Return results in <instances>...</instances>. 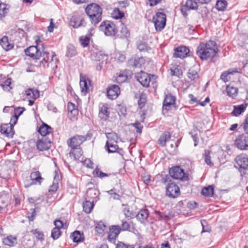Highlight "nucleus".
I'll return each mask as SVG.
<instances>
[{
  "label": "nucleus",
  "mask_w": 248,
  "mask_h": 248,
  "mask_svg": "<svg viewBox=\"0 0 248 248\" xmlns=\"http://www.w3.org/2000/svg\"><path fill=\"white\" fill-rule=\"evenodd\" d=\"M25 54L36 60H41L39 62L40 67L44 68L49 67L52 70L56 69L57 67V61L53 53H49L44 52L42 56L41 51L37 46H32L29 47L25 50Z\"/></svg>",
  "instance_id": "1"
},
{
  "label": "nucleus",
  "mask_w": 248,
  "mask_h": 248,
  "mask_svg": "<svg viewBox=\"0 0 248 248\" xmlns=\"http://www.w3.org/2000/svg\"><path fill=\"white\" fill-rule=\"evenodd\" d=\"M218 52L216 43L210 40L207 42H202L197 48L196 54L202 60H207L215 57Z\"/></svg>",
  "instance_id": "2"
},
{
  "label": "nucleus",
  "mask_w": 248,
  "mask_h": 248,
  "mask_svg": "<svg viewBox=\"0 0 248 248\" xmlns=\"http://www.w3.org/2000/svg\"><path fill=\"white\" fill-rule=\"evenodd\" d=\"M85 12L92 24L96 25L102 20V9L96 3H91L86 7Z\"/></svg>",
  "instance_id": "3"
},
{
  "label": "nucleus",
  "mask_w": 248,
  "mask_h": 248,
  "mask_svg": "<svg viewBox=\"0 0 248 248\" xmlns=\"http://www.w3.org/2000/svg\"><path fill=\"white\" fill-rule=\"evenodd\" d=\"M163 182L167 185L166 195L170 198H175L180 195V189L174 182H172L170 177L163 179Z\"/></svg>",
  "instance_id": "4"
},
{
  "label": "nucleus",
  "mask_w": 248,
  "mask_h": 248,
  "mask_svg": "<svg viewBox=\"0 0 248 248\" xmlns=\"http://www.w3.org/2000/svg\"><path fill=\"white\" fill-rule=\"evenodd\" d=\"M92 136L90 132H88L85 136L76 135L68 140L67 144L71 148H78L84 141L91 140Z\"/></svg>",
  "instance_id": "5"
},
{
  "label": "nucleus",
  "mask_w": 248,
  "mask_h": 248,
  "mask_svg": "<svg viewBox=\"0 0 248 248\" xmlns=\"http://www.w3.org/2000/svg\"><path fill=\"white\" fill-rule=\"evenodd\" d=\"M99 30L106 36H112L117 32L115 25L109 21L103 22L99 26Z\"/></svg>",
  "instance_id": "6"
},
{
  "label": "nucleus",
  "mask_w": 248,
  "mask_h": 248,
  "mask_svg": "<svg viewBox=\"0 0 248 248\" xmlns=\"http://www.w3.org/2000/svg\"><path fill=\"white\" fill-rule=\"evenodd\" d=\"M153 20L156 30L161 31L166 26V16L162 12H157L153 17Z\"/></svg>",
  "instance_id": "7"
},
{
  "label": "nucleus",
  "mask_w": 248,
  "mask_h": 248,
  "mask_svg": "<svg viewBox=\"0 0 248 248\" xmlns=\"http://www.w3.org/2000/svg\"><path fill=\"white\" fill-rule=\"evenodd\" d=\"M170 176L175 179L186 181L188 179V175L184 170L179 166L172 167L169 171Z\"/></svg>",
  "instance_id": "8"
},
{
  "label": "nucleus",
  "mask_w": 248,
  "mask_h": 248,
  "mask_svg": "<svg viewBox=\"0 0 248 248\" xmlns=\"http://www.w3.org/2000/svg\"><path fill=\"white\" fill-rule=\"evenodd\" d=\"M236 147L241 150H248V134L238 135L234 140Z\"/></svg>",
  "instance_id": "9"
},
{
  "label": "nucleus",
  "mask_w": 248,
  "mask_h": 248,
  "mask_svg": "<svg viewBox=\"0 0 248 248\" xmlns=\"http://www.w3.org/2000/svg\"><path fill=\"white\" fill-rule=\"evenodd\" d=\"M235 162L239 167V170H248V155L245 154H242L236 156Z\"/></svg>",
  "instance_id": "10"
},
{
  "label": "nucleus",
  "mask_w": 248,
  "mask_h": 248,
  "mask_svg": "<svg viewBox=\"0 0 248 248\" xmlns=\"http://www.w3.org/2000/svg\"><path fill=\"white\" fill-rule=\"evenodd\" d=\"M120 232V226H110L109 228V232L108 236V240L111 243H114Z\"/></svg>",
  "instance_id": "11"
},
{
  "label": "nucleus",
  "mask_w": 248,
  "mask_h": 248,
  "mask_svg": "<svg viewBox=\"0 0 248 248\" xmlns=\"http://www.w3.org/2000/svg\"><path fill=\"white\" fill-rule=\"evenodd\" d=\"M152 78L154 77L151 75ZM138 81L144 87H147L149 86L150 82L151 80V75L143 72H141L137 76Z\"/></svg>",
  "instance_id": "12"
},
{
  "label": "nucleus",
  "mask_w": 248,
  "mask_h": 248,
  "mask_svg": "<svg viewBox=\"0 0 248 248\" xmlns=\"http://www.w3.org/2000/svg\"><path fill=\"white\" fill-rule=\"evenodd\" d=\"M120 94V89L118 85H113L107 89L108 97L111 100L116 99Z\"/></svg>",
  "instance_id": "13"
},
{
  "label": "nucleus",
  "mask_w": 248,
  "mask_h": 248,
  "mask_svg": "<svg viewBox=\"0 0 248 248\" xmlns=\"http://www.w3.org/2000/svg\"><path fill=\"white\" fill-rule=\"evenodd\" d=\"M37 149L40 151L49 149L51 146V142L48 139L43 137L37 140L36 143Z\"/></svg>",
  "instance_id": "14"
},
{
  "label": "nucleus",
  "mask_w": 248,
  "mask_h": 248,
  "mask_svg": "<svg viewBox=\"0 0 248 248\" xmlns=\"http://www.w3.org/2000/svg\"><path fill=\"white\" fill-rule=\"evenodd\" d=\"M0 132L8 138H12L14 134V126L11 124H3Z\"/></svg>",
  "instance_id": "15"
},
{
  "label": "nucleus",
  "mask_w": 248,
  "mask_h": 248,
  "mask_svg": "<svg viewBox=\"0 0 248 248\" xmlns=\"http://www.w3.org/2000/svg\"><path fill=\"white\" fill-rule=\"evenodd\" d=\"M189 49L185 46H181L174 50L173 56L175 58H184L188 55Z\"/></svg>",
  "instance_id": "16"
},
{
  "label": "nucleus",
  "mask_w": 248,
  "mask_h": 248,
  "mask_svg": "<svg viewBox=\"0 0 248 248\" xmlns=\"http://www.w3.org/2000/svg\"><path fill=\"white\" fill-rule=\"evenodd\" d=\"M175 97L171 94H167L163 101V108L167 110H170L175 103Z\"/></svg>",
  "instance_id": "17"
},
{
  "label": "nucleus",
  "mask_w": 248,
  "mask_h": 248,
  "mask_svg": "<svg viewBox=\"0 0 248 248\" xmlns=\"http://www.w3.org/2000/svg\"><path fill=\"white\" fill-rule=\"evenodd\" d=\"M99 194V191L96 188H88L86 192L85 199L96 202L98 199Z\"/></svg>",
  "instance_id": "18"
},
{
  "label": "nucleus",
  "mask_w": 248,
  "mask_h": 248,
  "mask_svg": "<svg viewBox=\"0 0 248 248\" xmlns=\"http://www.w3.org/2000/svg\"><path fill=\"white\" fill-rule=\"evenodd\" d=\"M143 57L132 58L128 61V65L135 68H141L145 63Z\"/></svg>",
  "instance_id": "19"
},
{
  "label": "nucleus",
  "mask_w": 248,
  "mask_h": 248,
  "mask_svg": "<svg viewBox=\"0 0 248 248\" xmlns=\"http://www.w3.org/2000/svg\"><path fill=\"white\" fill-rule=\"evenodd\" d=\"M99 115L101 119L105 120L109 117V108L107 104L100 103L99 104Z\"/></svg>",
  "instance_id": "20"
},
{
  "label": "nucleus",
  "mask_w": 248,
  "mask_h": 248,
  "mask_svg": "<svg viewBox=\"0 0 248 248\" xmlns=\"http://www.w3.org/2000/svg\"><path fill=\"white\" fill-rule=\"evenodd\" d=\"M129 76L130 72L128 70L121 71L119 73L117 74L115 81L118 83H123L127 80Z\"/></svg>",
  "instance_id": "21"
},
{
  "label": "nucleus",
  "mask_w": 248,
  "mask_h": 248,
  "mask_svg": "<svg viewBox=\"0 0 248 248\" xmlns=\"http://www.w3.org/2000/svg\"><path fill=\"white\" fill-rule=\"evenodd\" d=\"M70 24L74 28L85 26V20L81 17L76 16H73L72 17Z\"/></svg>",
  "instance_id": "22"
},
{
  "label": "nucleus",
  "mask_w": 248,
  "mask_h": 248,
  "mask_svg": "<svg viewBox=\"0 0 248 248\" xmlns=\"http://www.w3.org/2000/svg\"><path fill=\"white\" fill-rule=\"evenodd\" d=\"M79 85L81 92L85 95L88 93L90 85V80L87 79L85 76H80Z\"/></svg>",
  "instance_id": "23"
},
{
  "label": "nucleus",
  "mask_w": 248,
  "mask_h": 248,
  "mask_svg": "<svg viewBox=\"0 0 248 248\" xmlns=\"http://www.w3.org/2000/svg\"><path fill=\"white\" fill-rule=\"evenodd\" d=\"M91 59L94 61H98L103 63L104 61L107 60V56L105 55L102 51L96 50L93 51L91 54Z\"/></svg>",
  "instance_id": "24"
},
{
  "label": "nucleus",
  "mask_w": 248,
  "mask_h": 248,
  "mask_svg": "<svg viewBox=\"0 0 248 248\" xmlns=\"http://www.w3.org/2000/svg\"><path fill=\"white\" fill-rule=\"evenodd\" d=\"M30 178L31 180V183L30 185H41L43 180L40 172L39 171H35L32 172L30 174Z\"/></svg>",
  "instance_id": "25"
},
{
  "label": "nucleus",
  "mask_w": 248,
  "mask_h": 248,
  "mask_svg": "<svg viewBox=\"0 0 248 248\" xmlns=\"http://www.w3.org/2000/svg\"><path fill=\"white\" fill-rule=\"evenodd\" d=\"M149 211L146 209H141L140 212L136 215L137 219L141 223H145L149 217Z\"/></svg>",
  "instance_id": "26"
},
{
  "label": "nucleus",
  "mask_w": 248,
  "mask_h": 248,
  "mask_svg": "<svg viewBox=\"0 0 248 248\" xmlns=\"http://www.w3.org/2000/svg\"><path fill=\"white\" fill-rule=\"evenodd\" d=\"M55 176L52 185L50 186L49 192H56L59 188V182L60 180L61 176L58 170H55Z\"/></svg>",
  "instance_id": "27"
},
{
  "label": "nucleus",
  "mask_w": 248,
  "mask_h": 248,
  "mask_svg": "<svg viewBox=\"0 0 248 248\" xmlns=\"http://www.w3.org/2000/svg\"><path fill=\"white\" fill-rule=\"evenodd\" d=\"M68 115L71 120L75 119L78 114V110L76 108L75 105L71 102H68L67 104Z\"/></svg>",
  "instance_id": "28"
},
{
  "label": "nucleus",
  "mask_w": 248,
  "mask_h": 248,
  "mask_svg": "<svg viewBox=\"0 0 248 248\" xmlns=\"http://www.w3.org/2000/svg\"><path fill=\"white\" fill-rule=\"evenodd\" d=\"M82 155V151L80 148H71L69 153L70 157L74 160H78Z\"/></svg>",
  "instance_id": "29"
},
{
  "label": "nucleus",
  "mask_w": 248,
  "mask_h": 248,
  "mask_svg": "<svg viewBox=\"0 0 248 248\" xmlns=\"http://www.w3.org/2000/svg\"><path fill=\"white\" fill-rule=\"evenodd\" d=\"M70 237L75 243H79L84 240V234L78 231H74L71 235Z\"/></svg>",
  "instance_id": "30"
},
{
  "label": "nucleus",
  "mask_w": 248,
  "mask_h": 248,
  "mask_svg": "<svg viewBox=\"0 0 248 248\" xmlns=\"http://www.w3.org/2000/svg\"><path fill=\"white\" fill-rule=\"evenodd\" d=\"M0 45L6 51L11 49L14 47L13 44L9 42L8 38L6 36H3L0 39Z\"/></svg>",
  "instance_id": "31"
},
{
  "label": "nucleus",
  "mask_w": 248,
  "mask_h": 248,
  "mask_svg": "<svg viewBox=\"0 0 248 248\" xmlns=\"http://www.w3.org/2000/svg\"><path fill=\"white\" fill-rule=\"evenodd\" d=\"M9 204V197L7 195L0 193V212L7 207Z\"/></svg>",
  "instance_id": "32"
},
{
  "label": "nucleus",
  "mask_w": 248,
  "mask_h": 248,
  "mask_svg": "<svg viewBox=\"0 0 248 248\" xmlns=\"http://www.w3.org/2000/svg\"><path fill=\"white\" fill-rule=\"evenodd\" d=\"M170 134L169 132H164L160 137L158 140V143L161 146L164 147L166 145L167 141L170 139Z\"/></svg>",
  "instance_id": "33"
},
{
  "label": "nucleus",
  "mask_w": 248,
  "mask_h": 248,
  "mask_svg": "<svg viewBox=\"0 0 248 248\" xmlns=\"http://www.w3.org/2000/svg\"><path fill=\"white\" fill-rule=\"evenodd\" d=\"M2 242L4 245L10 247H13L17 243L16 237L12 235H9L4 238Z\"/></svg>",
  "instance_id": "34"
},
{
  "label": "nucleus",
  "mask_w": 248,
  "mask_h": 248,
  "mask_svg": "<svg viewBox=\"0 0 248 248\" xmlns=\"http://www.w3.org/2000/svg\"><path fill=\"white\" fill-rule=\"evenodd\" d=\"M233 110L232 112V114L234 116H238L243 113L246 110V106L244 104H242L238 106H234Z\"/></svg>",
  "instance_id": "35"
},
{
  "label": "nucleus",
  "mask_w": 248,
  "mask_h": 248,
  "mask_svg": "<svg viewBox=\"0 0 248 248\" xmlns=\"http://www.w3.org/2000/svg\"><path fill=\"white\" fill-rule=\"evenodd\" d=\"M186 1L187 5H189V8L192 10L198 9V2L202 4L208 3L206 0H187Z\"/></svg>",
  "instance_id": "36"
},
{
  "label": "nucleus",
  "mask_w": 248,
  "mask_h": 248,
  "mask_svg": "<svg viewBox=\"0 0 248 248\" xmlns=\"http://www.w3.org/2000/svg\"><path fill=\"white\" fill-rule=\"evenodd\" d=\"M38 132L43 137H45L46 135L51 133V128L48 125L43 123L40 127Z\"/></svg>",
  "instance_id": "37"
},
{
  "label": "nucleus",
  "mask_w": 248,
  "mask_h": 248,
  "mask_svg": "<svg viewBox=\"0 0 248 248\" xmlns=\"http://www.w3.org/2000/svg\"><path fill=\"white\" fill-rule=\"evenodd\" d=\"M226 92L227 95L229 97L235 98L238 93V89L236 87L229 85L226 86Z\"/></svg>",
  "instance_id": "38"
},
{
  "label": "nucleus",
  "mask_w": 248,
  "mask_h": 248,
  "mask_svg": "<svg viewBox=\"0 0 248 248\" xmlns=\"http://www.w3.org/2000/svg\"><path fill=\"white\" fill-rule=\"evenodd\" d=\"M107 225L102 221H99L96 224L95 231L99 235H103L107 230Z\"/></svg>",
  "instance_id": "39"
},
{
  "label": "nucleus",
  "mask_w": 248,
  "mask_h": 248,
  "mask_svg": "<svg viewBox=\"0 0 248 248\" xmlns=\"http://www.w3.org/2000/svg\"><path fill=\"white\" fill-rule=\"evenodd\" d=\"M94 206V202L85 199V202L83 203V211L86 213H90Z\"/></svg>",
  "instance_id": "40"
},
{
  "label": "nucleus",
  "mask_w": 248,
  "mask_h": 248,
  "mask_svg": "<svg viewBox=\"0 0 248 248\" xmlns=\"http://www.w3.org/2000/svg\"><path fill=\"white\" fill-rule=\"evenodd\" d=\"M106 137L108 139L106 143H118L120 140L118 135L114 132L107 133Z\"/></svg>",
  "instance_id": "41"
},
{
  "label": "nucleus",
  "mask_w": 248,
  "mask_h": 248,
  "mask_svg": "<svg viewBox=\"0 0 248 248\" xmlns=\"http://www.w3.org/2000/svg\"><path fill=\"white\" fill-rule=\"evenodd\" d=\"M26 95L29 99H36L39 97L40 93L38 90L29 89L26 91Z\"/></svg>",
  "instance_id": "42"
},
{
  "label": "nucleus",
  "mask_w": 248,
  "mask_h": 248,
  "mask_svg": "<svg viewBox=\"0 0 248 248\" xmlns=\"http://www.w3.org/2000/svg\"><path fill=\"white\" fill-rule=\"evenodd\" d=\"M105 149L108 153H116L119 150L117 143H106Z\"/></svg>",
  "instance_id": "43"
},
{
  "label": "nucleus",
  "mask_w": 248,
  "mask_h": 248,
  "mask_svg": "<svg viewBox=\"0 0 248 248\" xmlns=\"http://www.w3.org/2000/svg\"><path fill=\"white\" fill-rule=\"evenodd\" d=\"M236 72H237L236 70L232 69H229L227 71L224 72L221 75L220 79H221L224 82H226L230 79V76Z\"/></svg>",
  "instance_id": "44"
},
{
  "label": "nucleus",
  "mask_w": 248,
  "mask_h": 248,
  "mask_svg": "<svg viewBox=\"0 0 248 248\" xmlns=\"http://www.w3.org/2000/svg\"><path fill=\"white\" fill-rule=\"evenodd\" d=\"M77 54V52L75 46L72 44L68 45L67 46L66 56L67 57L72 58Z\"/></svg>",
  "instance_id": "45"
},
{
  "label": "nucleus",
  "mask_w": 248,
  "mask_h": 248,
  "mask_svg": "<svg viewBox=\"0 0 248 248\" xmlns=\"http://www.w3.org/2000/svg\"><path fill=\"white\" fill-rule=\"evenodd\" d=\"M214 187L213 186H209L202 188V194L205 197H212L214 195Z\"/></svg>",
  "instance_id": "46"
},
{
  "label": "nucleus",
  "mask_w": 248,
  "mask_h": 248,
  "mask_svg": "<svg viewBox=\"0 0 248 248\" xmlns=\"http://www.w3.org/2000/svg\"><path fill=\"white\" fill-rule=\"evenodd\" d=\"M227 5L228 3L226 0H217L216 8L219 11H223L226 9Z\"/></svg>",
  "instance_id": "47"
},
{
  "label": "nucleus",
  "mask_w": 248,
  "mask_h": 248,
  "mask_svg": "<svg viewBox=\"0 0 248 248\" xmlns=\"http://www.w3.org/2000/svg\"><path fill=\"white\" fill-rule=\"evenodd\" d=\"M211 152L209 150H206L204 151V154L203 155V157L204 159V161L205 163L210 166L213 165V163L212 162L211 160V156L210 155Z\"/></svg>",
  "instance_id": "48"
},
{
  "label": "nucleus",
  "mask_w": 248,
  "mask_h": 248,
  "mask_svg": "<svg viewBox=\"0 0 248 248\" xmlns=\"http://www.w3.org/2000/svg\"><path fill=\"white\" fill-rule=\"evenodd\" d=\"M124 214L128 219H132L136 217V213L130 211L128 208H125L124 210Z\"/></svg>",
  "instance_id": "49"
},
{
  "label": "nucleus",
  "mask_w": 248,
  "mask_h": 248,
  "mask_svg": "<svg viewBox=\"0 0 248 248\" xmlns=\"http://www.w3.org/2000/svg\"><path fill=\"white\" fill-rule=\"evenodd\" d=\"M11 78H8L1 84V86L4 91H9L12 89L11 87Z\"/></svg>",
  "instance_id": "50"
},
{
  "label": "nucleus",
  "mask_w": 248,
  "mask_h": 248,
  "mask_svg": "<svg viewBox=\"0 0 248 248\" xmlns=\"http://www.w3.org/2000/svg\"><path fill=\"white\" fill-rule=\"evenodd\" d=\"M8 8L7 5L5 4L0 3V18H2L5 16V15L8 12Z\"/></svg>",
  "instance_id": "51"
},
{
  "label": "nucleus",
  "mask_w": 248,
  "mask_h": 248,
  "mask_svg": "<svg viewBox=\"0 0 248 248\" xmlns=\"http://www.w3.org/2000/svg\"><path fill=\"white\" fill-rule=\"evenodd\" d=\"M61 235L60 229L54 228L51 232V236L54 240L57 239Z\"/></svg>",
  "instance_id": "52"
},
{
  "label": "nucleus",
  "mask_w": 248,
  "mask_h": 248,
  "mask_svg": "<svg viewBox=\"0 0 248 248\" xmlns=\"http://www.w3.org/2000/svg\"><path fill=\"white\" fill-rule=\"evenodd\" d=\"M31 232L35 235L37 239L41 241L44 240V235L42 232L38 231L37 229H34L31 231Z\"/></svg>",
  "instance_id": "53"
},
{
  "label": "nucleus",
  "mask_w": 248,
  "mask_h": 248,
  "mask_svg": "<svg viewBox=\"0 0 248 248\" xmlns=\"http://www.w3.org/2000/svg\"><path fill=\"white\" fill-rule=\"evenodd\" d=\"M130 228V224L126 221L122 220V224L120 226V231H129Z\"/></svg>",
  "instance_id": "54"
},
{
  "label": "nucleus",
  "mask_w": 248,
  "mask_h": 248,
  "mask_svg": "<svg viewBox=\"0 0 248 248\" xmlns=\"http://www.w3.org/2000/svg\"><path fill=\"white\" fill-rule=\"evenodd\" d=\"M138 49L140 51H148L149 47L147 44L143 42H140L137 46Z\"/></svg>",
  "instance_id": "55"
},
{
  "label": "nucleus",
  "mask_w": 248,
  "mask_h": 248,
  "mask_svg": "<svg viewBox=\"0 0 248 248\" xmlns=\"http://www.w3.org/2000/svg\"><path fill=\"white\" fill-rule=\"evenodd\" d=\"M79 41L81 45L83 47H85L88 46L90 39L88 36H81L79 39Z\"/></svg>",
  "instance_id": "56"
},
{
  "label": "nucleus",
  "mask_w": 248,
  "mask_h": 248,
  "mask_svg": "<svg viewBox=\"0 0 248 248\" xmlns=\"http://www.w3.org/2000/svg\"><path fill=\"white\" fill-rule=\"evenodd\" d=\"M112 16L115 19H119L121 18L124 16V14L122 12H121L119 9L115 8L113 10V12L112 13Z\"/></svg>",
  "instance_id": "57"
},
{
  "label": "nucleus",
  "mask_w": 248,
  "mask_h": 248,
  "mask_svg": "<svg viewBox=\"0 0 248 248\" xmlns=\"http://www.w3.org/2000/svg\"><path fill=\"white\" fill-rule=\"evenodd\" d=\"M188 77L191 80H194L196 78H198L199 76L198 73L196 71L192 69H190L188 73Z\"/></svg>",
  "instance_id": "58"
},
{
  "label": "nucleus",
  "mask_w": 248,
  "mask_h": 248,
  "mask_svg": "<svg viewBox=\"0 0 248 248\" xmlns=\"http://www.w3.org/2000/svg\"><path fill=\"white\" fill-rule=\"evenodd\" d=\"M191 9L189 8V6L187 5V2H186V5H182L181 7V11L183 14V15L186 17L187 16V11L191 10Z\"/></svg>",
  "instance_id": "59"
},
{
  "label": "nucleus",
  "mask_w": 248,
  "mask_h": 248,
  "mask_svg": "<svg viewBox=\"0 0 248 248\" xmlns=\"http://www.w3.org/2000/svg\"><path fill=\"white\" fill-rule=\"evenodd\" d=\"M121 33L123 37L127 38L130 37V32L126 27H123L121 31Z\"/></svg>",
  "instance_id": "60"
},
{
  "label": "nucleus",
  "mask_w": 248,
  "mask_h": 248,
  "mask_svg": "<svg viewBox=\"0 0 248 248\" xmlns=\"http://www.w3.org/2000/svg\"><path fill=\"white\" fill-rule=\"evenodd\" d=\"M158 215L159 217V219L160 220H163L165 221H168L170 219L171 217L169 214L167 215L163 213L158 212Z\"/></svg>",
  "instance_id": "61"
},
{
  "label": "nucleus",
  "mask_w": 248,
  "mask_h": 248,
  "mask_svg": "<svg viewBox=\"0 0 248 248\" xmlns=\"http://www.w3.org/2000/svg\"><path fill=\"white\" fill-rule=\"evenodd\" d=\"M116 248H134L133 245H126L122 242H119Z\"/></svg>",
  "instance_id": "62"
},
{
  "label": "nucleus",
  "mask_w": 248,
  "mask_h": 248,
  "mask_svg": "<svg viewBox=\"0 0 248 248\" xmlns=\"http://www.w3.org/2000/svg\"><path fill=\"white\" fill-rule=\"evenodd\" d=\"M25 109L23 108L18 107L15 109L14 111V115L19 117L20 115H21L23 112H24Z\"/></svg>",
  "instance_id": "63"
},
{
  "label": "nucleus",
  "mask_w": 248,
  "mask_h": 248,
  "mask_svg": "<svg viewBox=\"0 0 248 248\" xmlns=\"http://www.w3.org/2000/svg\"><path fill=\"white\" fill-rule=\"evenodd\" d=\"M243 129L246 133H248V114L246 116L245 121L243 124Z\"/></svg>",
  "instance_id": "64"
}]
</instances>
